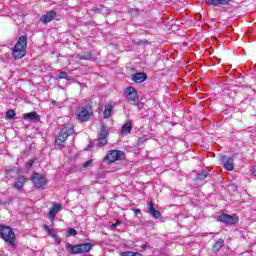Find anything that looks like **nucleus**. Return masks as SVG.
<instances>
[{
  "instance_id": "1",
  "label": "nucleus",
  "mask_w": 256,
  "mask_h": 256,
  "mask_svg": "<svg viewBox=\"0 0 256 256\" xmlns=\"http://www.w3.org/2000/svg\"><path fill=\"white\" fill-rule=\"evenodd\" d=\"M27 55V37L20 36L12 50L13 59H23Z\"/></svg>"
},
{
  "instance_id": "2",
  "label": "nucleus",
  "mask_w": 256,
  "mask_h": 256,
  "mask_svg": "<svg viewBox=\"0 0 256 256\" xmlns=\"http://www.w3.org/2000/svg\"><path fill=\"white\" fill-rule=\"evenodd\" d=\"M0 235L8 245H15V233L10 227L0 225Z\"/></svg>"
},
{
  "instance_id": "3",
  "label": "nucleus",
  "mask_w": 256,
  "mask_h": 256,
  "mask_svg": "<svg viewBox=\"0 0 256 256\" xmlns=\"http://www.w3.org/2000/svg\"><path fill=\"white\" fill-rule=\"evenodd\" d=\"M78 121L85 122L89 121L91 115H93V111L91 107H80L76 111Z\"/></svg>"
},
{
  "instance_id": "4",
  "label": "nucleus",
  "mask_w": 256,
  "mask_h": 256,
  "mask_svg": "<svg viewBox=\"0 0 256 256\" xmlns=\"http://www.w3.org/2000/svg\"><path fill=\"white\" fill-rule=\"evenodd\" d=\"M73 131L74 130L72 127L70 128L64 127L56 138V145L58 146L63 145L64 141H67L69 135H73Z\"/></svg>"
},
{
  "instance_id": "5",
  "label": "nucleus",
  "mask_w": 256,
  "mask_h": 256,
  "mask_svg": "<svg viewBox=\"0 0 256 256\" xmlns=\"http://www.w3.org/2000/svg\"><path fill=\"white\" fill-rule=\"evenodd\" d=\"M124 157H125V153H123V151L112 150L108 152V154L104 158V161H108V163H115V161H119Z\"/></svg>"
},
{
  "instance_id": "6",
  "label": "nucleus",
  "mask_w": 256,
  "mask_h": 256,
  "mask_svg": "<svg viewBox=\"0 0 256 256\" xmlns=\"http://www.w3.org/2000/svg\"><path fill=\"white\" fill-rule=\"evenodd\" d=\"M31 181L37 188L45 187V185H47V178L43 176V174L33 173Z\"/></svg>"
},
{
  "instance_id": "7",
  "label": "nucleus",
  "mask_w": 256,
  "mask_h": 256,
  "mask_svg": "<svg viewBox=\"0 0 256 256\" xmlns=\"http://www.w3.org/2000/svg\"><path fill=\"white\" fill-rule=\"evenodd\" d=\"M218 220L220 223H225V225H236V223H239V217L237 215L222 214Z\"/></svg>"
},
{
  "instance_id": "8",
  "label": "nucleus",
  "mask_w": 256,
  "mask_h": 256,
  "mask_svg": "<svg viewBox=\"0 0 256 256\" xmlns=\"http://www.w3.org/2000/svg\"><path fill=\"white\" fill-rule=\"evenodd\" d=\"M125 96L127 101L130 103H137V101H139V94H137V90H135L132 86L126 88Z\"/></svg>"
},
{
  "instance_id": "9",
  "label": "nucleus",
  "mask_w": 256,
  "mask_h": 256,
  "mask_svg": "<svg viewBox=\"0 0 256 256\" xmlns=\"http://www.w3.org/2000/svg\"><path fill=\"white\" fill-rule=\"evenodd\" d=\"M109 135V128L102 126L98 135V142L100 145L107 144V136Z\"/></svg>"
},
{
  "instance_id": "10",
  "label": "nucleus",
  "mask_w": 256,
  "mask_h": 256,
  "mask_svg": "<svg viewBox=\"0 0 256 256\" xmlns=\"http://www.w3.org/2000/svg\"><path fill=\"white\" fill-rule=\"evenodd\" d=\"M222 163L226 171H233V169H235V163L233 162V158L231 157H222Z\"/></svg>"
},
{
  "instance_id": "11",
  "label": "nucleus",
  "mask_w": 256,
  "mask_h": 256,
  "mask_svg": "<svg viewBox=\"0 0 256 256\" xmlns=\"http://www.w3.org/2000/svg\"><path fill=\"white\" fill-rule=\"evenodd\" d=\"M55 17H57V13L53 10L47 12L45 15H43L41 18H40V21L42 23H44V25H47V23H51V21L53 19H55Z\"/></svg>"
},
{
  "instance_id": "12",
  "label": "nucleus",
  "mask_w": 256,
  "mask_h": 256,
  "mask_svg": "<svg viewBox=\"0 0 256 256\" xmlns=\"http://www.w3.org/2000/svg\"><path fill=\"white\" fill-rule=\"evenodd\" d=\"M61 209H63V206H61V204H54L53 205V207L49 211L50 221L55 220V215H57V213H59V211H61Z\"/></svg>"
},
{
  "instance_id": "13",
  "label": "nucleus",
  "mask_w": 256,
  "mask_h": 256,
  "mask_svg": "<svg viewBox=\"0 0 256 256\" xmlns=\"http://www.w3.org/2000/svg\"><path fill=\"white\" fill-rule=\"evenodd\" d=\"M132 129H133V122H131V120H128L123 125V127L121 129V133H122V135H129V133H131Z\"/></svg>"
},
{
  "instance_id": "14",
  "label": "nucleus",
  "mask_w": 256,
  "mask_h": 256,
  "mask_svg": "<svg viewBox=\"0 0 256 256\" xmlns=\"http://www.w3.org/2000/svg\"><path fill=\"white\" fill-rule=\"evenodd\" d=\"M147 80V74L145 73H135L132 76V81H134V83H143V81Z\"/></svg>"
},
{
  "instance_id": "15",
  "label": "nucleus",
  "mask_w": 256,
  "mask_h": 256,
  "mask_svg": "<svg viewBox=\"0 0 256 256\" xmlns=\"http://www.w3.org/2000/svg\"><path fill=\"white\" fill-rule=\"evenodd\" d=\"M148 213H151L152 217L155 219H159V217H161V212L159 210H155L153 202H150L148 205Z\"/></svg>"
},
{
  "instance_id": "16",
  "label": "nucleus",
  "mask_w": 256,
  "mask_h": 256,
  "mask_svg": "<svg viewBox=\"0 0 256 256\" xmlns=\"http://www.w3.org/2000/svg\"><path fill=\"white\" fill-rule=\"evenodd\" d=\"M66 251H68V253H71L72 255L81 254L79 244L78 245L67 244Z\"/></svg>"
},
{
  "instance_id": "17",
  "label": "nucleus",
  "mask_w": 256,
  "mask_h": 256,
  "mask_svg": "<svg viewBox=\"0 0 256 256\" xmlns=\"http://www.w3.org/2000/svg\"><path fill=\"white\" fill-rule=\"evenodd\" d=\"M231 0H206L207 5L219 7V5H229Z\"/></svg>"
},
{
  "instance_id": "18",
  "label": "nucleus",
  "mask_w": 256,
  "mask_h": 256,
  "mask_svg": "<svg viewBox=\"0 0 256 256\" xmlns=\"http://www.w3.org/2000/svg\"><path fill=\"white\" fill-rule=\"evenodd\" d=\"M78 247L80 249V254L81 253H89L91 251V249L93 248V244L92 243H82V244H78Z\"/></svg>"
},
{
  "instance_id": "19",
  "label": "nucleus",
  "mask_w": 256,
  "mask_h": 256,
  "mask_svg": "<svg viewBox=\"0 0 256 256\" xmlns=\"http://www.w3.org/2000/svg\"><path fill=\"white\" fill-rule=\"evenodd\" d=\"M24 119L28 121H39V115L36 112H30L24 114Z\"/></svg>"
},
{
  "instance_id": "20",
  "label": "nucleus",
  "mask_w": 256,
  "mask_h": 256,
  "mask_svg": "<svg viewBox=\"0 0 256 256\" xmlns=\"http://www.w3.org/2000/svg\"><path fill=\"white\" fill-rule=\"evenodd\" d=\"M25 181H27V179L25 178V176H20L16 182H15V187L16 189H23V185H25Z\"/></svg>"
},
{
  "instance_id": "21",
  "label": "nucleus",
  "mask_w": 256,
  "mask_h": 256,
  "mask_svg": "<svg viewBox=\"0 0 256 256\" xmlns=\"http://www.w3.org/2000/svg\"><path fill=\"white\" fill-rule=\"evenodd\" d=\"M112 111H113V105L111 104L106 105L103 113L104 119H109V117H111Z\"/></svg>"
},
{
  "instance_id": "22",
  "label": "nucleus",
  "mask_w": 256,
  "mask_h": 256,
  "mask_svg": "<svg viewBox=\"0 0 256 256\" xmlns=\"http://www.w3.org/2000/svg\"><path fill=\"white\" fill-rule=\"evenodd\" d=\"M119 255L120 256H143L141 253L133 252V251L120 252Z\"/></svg>"
},
{
  "instance_id": "23",
  "label": "nucleus",
  "mask_w": 256,
  "mask_h": 256,
  "mask_svg": "<svg viewBox=\"0 0 256 256\" xmlns=\"http://www.w3.org/2000/svg\"><path fill=\"white\" fill-rule=\"evenodd\" d=\"M225 241H223L222 239L218 240L214 246H213V251L217 252L221 249V247H223Z\"/></svg>"
},
{
  "instance_id": "24",
  "label": "nucleus",
  "mask_w": 256,
  "mask_h": 256,
  "mask_svg": "<svg viewBox=\"0 0 256 256\" xmlns=\"http://www.w3.org/2000/svg\"><path fill=\"white\" fill-rule=\"evenodd\" d=\"M15 110H8L5 115V119H13L15 117Z\"/></svg>"
},
{
  "instance_id": "25",
  "label": "nucleus",
  "mask_w": 256,
  "mask_h": 256,
  "mask_svg": "<svg viewBox=\"0 0 256 256\" xmlns=\"http://www.w3.org/2000/svg\"><path fill=\"white\" fill-rule=\"evenodd\" d=\"M59 79H67V81H71V76L67 74V72H60Z\"/></svg>"
},
{
  "instance_id": "26",
  "label": "nucleus",
  "mask_w": 256,
  "mask_h": 256,
  "mask_svg": "<svg viewBox=\"0 0 256 256\" xmlns=\"http://www.w3.org/2000/svg\"><path fill=\"white\" fill-rule=\"evenodd\" d=\"M67 233H68V237H75V235H77V230L73 229V228H69L67 230Z\"/></svg>"
},
{
  "instance_id": "27",
  "label": "nucleus",
  "mask_w": 256,
  "mask_h": 256,
  "mask_svg": "<svg viewBox=\"0 0 256 256\" xmlns=\"http://www.w3.org/2000/svg\"><path fill=\"white\" fill-rule=\"evenodd\" d=\"M43 229H44L45 231H47V233H48V235H50V237H53V235H55V233H53V229L49 228V226L45 225V226L43 227Z\"/></svg>"
},
{
  "instance_id": "28",
  "label": "nucleus",
  "mask_w": 256,
  "mask_h": 256,
  "mask_svg": "<svg viewBox=\"0 0 256 256\" xmlns=\"http://www.w3.org/2000/svg\"><path fill=\"white\" fill-rule=\"evenodd\" d=\"M93 165V160H88L84 163L83 167L84 169H88V167H91Z\"/></svg>"
},
{
  "instance_id": "29",
  "label": "nucleus",
  "mask_w": 256,
  "mask_h": 256,
  "mask_svg": "<svg viewBox=\"0 0 256 256\" xmlns=\"http://www.w3.org/2000/svg\"><path fill=\"white\" fill-rule=\"evenodd\" d=\"M207 178V172H202L201 174H198V179H206Z\"/></svg>"
},
{
  "instance_id": "30",
  "label": "nucleus",
  "mask_w": 256,
  "mask_h": 256,
  "mask_svg": "<svg viewBox=\"0 0 256 256\" xmlns=\"http://www.w3.org/2000/svg\"><path fill=\"white\" fill-rule=\"evenodd\" d=\"M52 237L54 238L55 243H56L57 245H59V243H61V238H59V236H57V234L53 235Z\"/></svg>"
},
{
  "instance_id": "31",
  "label": "nucleus",
  "mask_w": 256,
  "mask_h": 256,
  "mask_svg": "<svg viewBox=\"0 0 256 256\" xmlns=\"http://www.w3.org/2000/svg\"><path fill=\"white\" fill-rule=\"evenodd\" d=\"M27 167H33V160H29L26 164Z\"/></svg>"
},
{
  "instance_id": "32",
  "label": "nucleus",
  "mask_w": 256,
  "mask_h": 256,
  "mask_svg": "<svg viewBox=\"0 0 256 256\" xmlns=\"http://www.w3.org/2000/svg\"><path fill=\"white\" fill-rule=\"evenodd\" d=\"M134 213H135V215H139V213H141V210H139V209H134Z\"/></svg>"
},
{
  "instance_id": "33",
  "label": "nucleus",
  "mask_w": 256,
  "mask_h": 256,
  "mask_svg": "<svg viewBox=\"0 0 256 256\" xmlns=\"http://www.w3.org/2000/svg\"><path fill=\"white\" fill-rule=\"evenodd\" d=\"M148 247H149V246H147V245H142V246H141V249L146 250V249H148Z\"/></svg>"
},
{
  "instance_id": "34",
  "label": "nucleus",
  "mask_w": 256,
  "mask_h": 256,
  "mask_svg": "<svg viewBox=\"0 0 256 256\" xmlns=\"http://www.w3.org/2000/svg\"><path fill=\"white\" fill-rule=\"evenodd\" d=\"M112 227H115V224H113Z\"/></svg>"
}]
</instances>
